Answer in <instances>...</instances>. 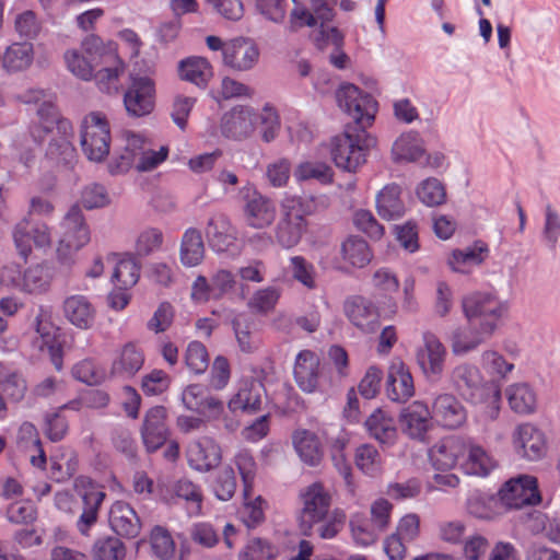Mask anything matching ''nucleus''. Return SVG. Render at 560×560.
<instances>
[{"instance_id": "obj_8", "label": "nucleus", "mask_w": 560, "mask_h": 560, "mask_svg": "<svg viewBox=\"0 0 560 560\" xmlns=\"http://www.w3.org/2000/svg\"><path fill=\"white\" fill-rule=\"evenodd\" d=\"M338 106L355 122L358 130L365 131L374 122L377 102L352 83H345L336 92Z\"/></svg>"}, {"instance_id": "obj_58", "label": "nucleus", "mask_w": 560, "mask_h": 560, "mask_svg": "<svg viewBox=\"0 0 560 560\" xmlns=\"http://www.w3.org/2000/svg\"><path fill=\"white\" fill-rule=\"evenodd\" d=\"M140 277V266L135 258L128 256L121 258L113 272V281L120 289L127 290L133 287Z\"/></svg>"}, {"instance_id": "obj_30", "label": "nucleus", "mask_w": 560, "mask_h": 560, "mask_svg": "<svg viewBox=\"0 0 560 560\" xmlns=\"http://www.w3.org/2000/svg\"><path fill=\"white\" fill-rule=\"evenodd\" d=\"M489 254V246L482 241H476L462 249H454L447 257V265L452 271L467 275L480 266Z\"/></svg>"}, {"instance_id": "obj_31", "label": "nucleus", "mask_w": 560, "mask_h": 560, "mask_svg": "<svg viewBox=\"0 0 560 560\" xmlns=\"http://www.w3.org/2000/svg\"><path fill=\"white\" fill-rule=\"evenodd\" d=\"M298 386L305 393H314L319 383V358L311 350L298 353L293 369Z\"/></svg>"}, {"instance_id": "obj_43", "label": "nucleus", "mask_w": 560, "mask_h": 560, "mask_svg": "<svg viewBox=\"0 0 560 560\" xmlns=\"http://www.w3.org/2000/svg\"><path fill=\"white\" fill-rule=\"evenodd\" d=\"M206 247L201 231L188 228L183 233L179 246V260L187 268L199 266L205 258Z\"/></svg>"}, {"instance_id": "obj_64", "label": "nucleus", "mask_w": 560, "mask_h": 560, "mask_svg": "<svg viewBox=\"0 0 560 560\" xmlns=\"http://www.w3.org/2000/svg\"><path fill=\"white\" fill-rule=\"evenodd\" d=\"M81 203L88 210L104 208L110 203V197L104 185L91 183L81 191Z\"/></svg>"}, {"instance_id": "obj_40", "label": "nucleus", "mask_w": 560, "mask_h": 560, "mask_svg": "<svg viewBox=\"0 0 560 560\" xmlns=\"http://www.w3.org/2000/svg\"><path fill=\"white\" fill-rule=\"evenodd\" d=\"M393 160L397 163H416L425 155L424 141L419 132L401 133L392 147Z\"/></svg>"}, {"instance_id": "obj_42", "label": "nucleus", "mask_w": 560, "mask_h": 560, "mask_svg": "<svg viewBox=\"0 0 560 560\" xmlns=\"http://www.w3.org/2000/svg\"><path fill=\"white\" fill-rule=\"evenodd\" d=\"M365 428L370 436L383 445L392 446L398 436L395 419L383 409H376L369 416Z\"/></svg>"}, {"instance_id": "obj_4", "label": "nucleus", "mask_w": 560, "mask_h": 560, "mask_svg": "<svg viewBox=\"0 0 560 560\" xmlns=\"http://www.w3.org/2000/svg\"><path fill=\"white\" fill-rule=\"evenodd\" d=\"M462 307L470 324L478 322L477 325L483 332L492 335L509 313V302L492 291H476L466 295L462 301Z\"/></svg>"}, {"instance_id": "obj_12", "label": "nucleus", "mask_w": 560, "mask_h": 560, "mask_svg": "<svg viewBox=\"0 0 560 560\" xmlns=\"http://www.w3.org/2000/svg\"><path fill=\"white\" fill-rule=\"evenodd\" d=\"M501 503L508 509L538 504L541 500L537 478L520 475L508 480L499 491Z\"/></svg>"}, {"instance_id": "obj_2", "label": "nucleus", "mask_w": 560, "mask_h": 560, "mask_svg": "<svg viewBox=\"0 0 560 560\" xmlns=\"http://www.w3.org/2000/svg\"><path fill=\"white\" fill-rule=\"evenodd\" d=\"M83 48L91 56H102L98 65L104 67L94 71L96 85L106 94H116L120 88V77L125 72V62L118 55L114 42H104L100 36L90 34L83 38Z\"/></svg>"}, {"instance_id": "obj_24", "label": "nucleus", "mask_w": 560, "mask_h": 560, "mask_svg": "<svg viewBox=\"0 0 560 560\" xmlns=\"http://www.w3.org/2000/svg\"><path fill=\"white\" fill-rule=\"evenodd\" d=\"M144 352L136 342H127L115 351L110 375L121 380L133 377L144 364Z\"/></svg>"}, {"instance_id": "obj_20", "label": "nucleus", "mask_w": 560, "mask_h": 560, "mask_svg": "<svg viewBox=\"0 0 560 560\" xmlns=\"http://www.w3.org/2000/svg\"><path fill=\"white\" fill-rule=\"evenodd\" d=\"M186 455L188 465L200 472L212 470L222 459L221 447L214 440L208 436L190 442Z\"/></svg>"}, {"instance_id": "obj_3", "label": "nucleus", "mask_w": 560, "mask_h": 560, "mask_svg": "<svg viewBox=\"0 0 560 560\" xmlns=\"http://www.w3.org/2000/svg\"><path fill=\"white\" fill-rule=\"evenodd\" d=\"M313 199L285 195L281 202V218L275 230L277 243L290 249L295 247L302 240L307 229L306 215L312 213L311 205Z\"/></svg>"}, {"instance_id": "obj_5", "label": "nucleus", "mask_w": 560, "mask_h": 560, "mask_svg": "<svg viewBox=\"0 0 560 560\" xmlns=\"http://www.w3.org/2000/svg\"><path fill=\"white\" fill-rule=\"evenodd\" d=\"M60 235L57 243V259L62 265H71L75 254L91 240L90 228L79 206H72L59 223Z\"/></svg>"}, {"instance_id": "obj_29", "label": "nucleus", "mask_w": 560, "mask_h": 560, "mask_svg": "<svg viewBox=\"0 0 560 560\" xmlns=\"http://www.w3.org/2000/svg\"><path fill=\"white\" fill-rule=\"evenodd\" d=\"M256 122L257 115L253 108L235 106L224 114L221 129L225 137L240 140L253 133Z\"/></svg>"}, {"instance_id": "obj_14", "label": "nucleus", "mask_w": 560, "mask_h": 560, "mask_svg": "<svg viewBox=\"0 0 560 560\" xmlns=\"http://www.w3.org/2000/svg\"><path fill=\"white\" fill-rule=\"evenodd\" d=\"M54 128L56 127L59 137H54L49 141L46 150V158L55 162L57 165L71 167L77 161V151L71 142L73 135L72 122L58 113L54 104Z\"/></svg>"}, {"instance_id": "obj_25", "label": "nucleus", "mask_w": 560, "mask_h": 560, "mask_svg": "<svg viewBox=\"0 0 560 560\" xmlns=\"http://www.w3.org/2000/svg\"><path fill=\"white\" fill-rule=\"evenodd\" d=\"M259 49L257 45L244 37L226 42L223 63L236 71H247L258 61Z\"/></svg>"}, {"instance_id": "obj_38", "label": "nucleus", "mask_w": 560, "mask_h": 560, "mask_svg": "<svg viewBox=\"0 0 560 560\" xmlns=\"http://www.w3.org/2000/svg\"><path fill=\"white\" fill-rule=\"evenodd\" d=\"M493 335L483 332L479 325L458 327L451 334L450 343L454 355L464 357L489 340Z\"/></svg>"}, {"instance_id": "obj_10", "label": "nucleus", "mask_w": 560, "mask_h": 560, "mask_svg": "<svg viewBox=\"0 0 560 560\" xmlns=\"http://www.w3.org/2000/svg\"><path fill=\"white\" fill-rule=\"evenodd\" d=\"M240 196L244 202L243 217L247 226L264 230L272 225L277 217V208L269 197L250 184L241 188Z\"/></svg>"}, {"instance_id": "obj_27", "label": "nucleus", "mask_w": 560, "mask_h": 560, "mask_svg": "<svg viewBox=\"0 0 560 560\" xmlns=\"http://www.w3.org/2000/svg\"><path fill=\"white\" fill-rule=\"evenodd\" d=\"M209 246L217 253H226L237 241L236 228L222 213L209 218L205 230Z\"/></svg>"}, {"instance_id": "obj_63", "label": "nucleus", "mask_w": 560, "mask_h": 560, "mask_svg": "<svg viewBox=\"0 0 560 560\" xmlns=\"http://www.w3.org/2000/svg\"><path fill=\"white\" fill-rule=\"evenodd\" d=\"M14 30L22 38L35 39L42 31V22L34 11L25 10L15 15Z\"/></svg>"}, {"instance_id": "obj_13", "label": "nucleus", "mask_w": 560, "mask_h": 560, "mask_svg": "<svg viewBox=\"0 0 560 560\" xmlns=\"http://www.w3.org/2000/svg\"><path fill=\"white\" fill-rule=\"evenodd\" d=\"M124 106L130 117L150 115L155 107V83L149 77H133L124 94Z\"/></svg>"}, {"instance_id": "obj_45", "label": "nucleus", "mask_w": 560, "mask_h": 560, "mask_svg": "<svg viewBox=\"0 0 560 560\" xmlns=\"http://www.w3.org/2000/svg\"><path fill=\"white\" fill-rule=\"evenodd\" d=\"M377 213L386 220H396L405 214L401 188L397 184H388L376 195Z\"/></svg>"}, {"instance_id": "obj_11", "label": "nucleus", "mask_w": 560, "mask_h": 560, "mask_svg": "<svg viewBox=\"0 0 560 560\" xmlns=\"http://www.w3.org/2000/svg\"><path fill=\"white\" fill-rule=\"evenodd\" d=\"M74 485L83 502V511L77 521V528L81 535L88 536L97 522L98 511L106 493L102 486L89 477L77 478Z\"/></svg>"}, {"instance_id": "obj_18", "label": "nucleus", "mask_w": 560, "mask_h": 560, "mask_svg": "<svg viewBox=\"0 0 560 560\" xmlns=\"http://www.w3.org/2000/svg\"><path fill=\"white\" fill-rule=\"evenodd\" d=\"M466 438L462 435H448L436 441L428 450L430 465L436 471H451L459 463L465 454Z\"/></svg>"}, {"instance_id": "obj_62", "label": "nucleus", "mask_w": 560, "mask_h": 560, "mask_svg": "<svg viewBox=\"0 0 560 560\" xmlns=\"http://www.w3.org/2000/svg\"><path fill=\"white\" fill-rule=\"evenodd\" d=\"M150 542L153 553L161 560L170 559L175 552L172 535L162 526H155L152 529Z\"/></svg>"}, {"instance_id": "obj_28", "label": "nucleus", "mask_w": 560, "mask_h": 560, "mask_svg": "<svg viewBox=\"0 0 560 560\" xmlns=\"http://www.w3.org/2000/svg\"><path fill=\"white\" fill-rule=\"evenodd\" d=\"M497 465L491 453L471 439H466L465 454L459 463L460 469L466 475L487 477L495 469Z\"/></svg>"}, {"instance_id": "obj_54", "label": "nucleus", "mask_w": 560, "mask_h": 560, "mask_svg": "<svg viewBox=\"0 0 560 560\" xmlns=\"http://www.w3.org/2000/svg\"><path fill=\"white\" fill-rule=\"evenodd\" d=\"M354 462L359 470L371 477L380 475L383 468L382 456L372 444L358 446L354 454Z\"/></svg>"}, {"instance_id": "obj_41", "label": "nucleus", "mask_w": 560, "mask_h": 560, "mask_svg": "<svg viewBox=\"0 0 560 560\" xmlns=\"http://www.w3.org/2000/svg\"><path fill=\"white\" fill-rule=\"evenodd\" d=\"M505 397L512 411L528 416L536 411L538 397L535 388L525 382L513 383L505 388Z\"/></svg>"}, {"instance_id": "obj_46", "label": "nucleus", "mask_w": 560, "mask_h": 560, "mask_svg": "<svg viewBox=\"0 0 560 560\" xmlns=\"http://www.w3.org/2000/svg\"><path fill=\"white\" fill-rule=\"evenodd\" d=\"M340 254L343 262L347 265V269H362L366 267L373 258V253L369 244L358 236H349L346 238L341 243Z\"/></svg>"}, {"instance_id": "obj_17", "label": "nucleus", "mask_w": 560, "mask_h": 560, "mask_svg": "<svg viewBox=\"0 0 560 560\" xmlns=\"http://www.w3.org/2000/svg\"><path fill=\"white\" fill-rule=\"evenodd\" d=\"M511 439L514 452L524 459L536 462L547 453L544 432L532 423L518 424L514 429Z\"/></svg>"}, {"instance_id": "obj_52", "label": "nucleus", "mask_w": 560, "mask_h": 560, "mask_svg": "<svg viewBox=\"0 0 560 560\" xmlns=\"http://www.w3.org/2000/svg\"><path fill=\"white\" fill-rule=\"evenodd\" d=\"M293 176L299 183L314 179L322 185H327L332 182L334 173L324 162L304 161L296 165Z\"/></svg>"}, {"instance_id": "obj_35", "label": "nucleus", "mask_w": 560, "mask_h": 560, "mask_svg": "<svg viewBox=\"0 0 560 560\" xmlns=\"http://www.w3.org/2000/svg\"><path fill=\"white\" fill-rule=\"evenodd\" d=\"M124 137L125 145L122 153L108 164L109 173L113 175L124 174L132 168L149 144L147 139L139 133L128 131Z\"/></svg>"}, {"instance_id": "obj_22", "label": "nucleus", "mask_w": 560, "mask_h": 560, "mask_svg": "<svg viewBox=\"0 0 560 560\" xmlns=\"http://www.w3.org/2000/svg\"><path fill=\"white\" fill-rule=\"evenodd\" d=\"M166 417L167 411L163 406L152 407L144 416L140 432L142 442L150 453L159 450L168 438Z\"/></svg>"}, {"instance_id": "obj_15", "label": "nucleus", "mask_w": 560, "mask_h": 560, "mask_svg": "<svg viewBox=\"0 0 560 560\" xmlns=\"http://www.w3.org/2000/svg\"><path fill=\"white\" fill-rule=\"evenodd\" d=\"M447 350L440 338L433 332L422 335V345L417 349V363L429 380H439L445 369Z\"/></svg>"}, {"instance_id": "obj_16", "label": "nucleus", "mask_w": 560, "mask_h": 560, "mask_svg": "<svg viewBox=\"0 0 560 560\" xmlns=\"http://www.w3.org/2000/svg\"><path fill=\"white\" fill-rule=\"evenodd\" d=\"M433 416L428 405L421 400H415L399 413L401 432L410 440L425 443L428 433L433 429Z\"/></svg>"}, {"instance_id": "obj_57", "label": "nucleus", "mask_w": 560, "mask_h": 560, "mask_svg": "<svg viewBox=\"0 0 560 560\" xmlns=\"http://www.w3.org/2000/svg\"><path fill=\"white\" fill-rule=\"evenodd\" d=\"M281 296V289L268 285L256 290L248 300V307L258 314H268L275 310Z\"/></svg>"}, {"instance_id": "obj_53", "label": "nucleus", "mask_w": 560, "mask_h": 560, "mask_svg": "<svg viewBox=\"0 0 560 560\" xmlns=\"http://www.w3.org/2000/svg\"><path fill=\"white\" fill-rule=\"evenodd\" d=\"M54 102H47L37 108L36 120L28 127L30 137L39 145L54 129Z\"/></svg>"}, {"instance_id": "obj_56", "label": "nucleus", "mask_w": 560, "mask_h": 560, "mask_svg": "<svg viewBox=\"0 0 560 560\" xmlns=\"http://www.w3.org/2000/svg\"><path fill=\"white\" fill-rule=\"evenodd\" d=\"M290 272L292 278L307 290L317 288V272L315 266L303 256L290 257Z\"/></svg>"}, {"instance_id": "obj_21", "label": "nucleus", "mask_w": 560, "mask_h": 560, "mask_svg": "<svg viewBox=\"0 0 560 560\" xmlns=\"http://www.w3.org/2000/svg\"><path fill=\"white\" fill-rule=\"evenodd\" d=\"M433 419L445 429L455 430L464 425L467 411L464 405L452 394H440L432 402Z\"/></svg>"}, {"instance_id": "obj_49", "label": "nucleus", "mask_w": 560, "mask_h": 560, "mask_svg": "<svg viewBox=\"0 0 560 560\" xmlns=\"http://www.w3.org/2000/svg\"><path fill=\"white\" fill-rule=\"evenodd\" d=\"M78 466V455L73 450L60 447L50 456V475L57 482L69 480Z\"/></svg>"}, {"instance_id": "obj_59", "label": "nucleus", "mask_w": 560, "mask_h": 560, "mask_svg": "<svg viewBox=\"0 0 560 560\" xmlns=\"http://www.w3.org/2000/svg\"><path fill=\"white\" fill-rule=\"evenodd\" d=\"M350 528L354 542L359 546L366 547L374 544L382 532L360 514H355L350 520Z\"/></svg>"}, {"instance_id": "obj_34", "label": "nucleus", "mask_w": 560, "mask_h": 560, "mask_svg": "<svg viewBox=\"0 0 560 560\" xmlns=\"http://www.w3.org/2000/svg\"><path fill=\"white\" fill-rule=\"evenodd\" d=\"M62 311L66 319L79 329H90L94 325L96 310L85 295L73 294L66 298Z\"/></svg>"}, {"instance_id": "obj_47", "label": "nucleus", "mask_w": 560, "mask_h": 560, "mask_svg": "<svg viewBox=\"0 0 560 560\" xmlns=\"http://www.w3.org/2000/svg\"><path fill=\"white\" fill-rule=\"evenodd\" d=\"M232 327L240 350L253 353L260 347L261 340L255 329L253 320L245 314H237L232 319Z\"/></svg>"}, {"instance_id": "obj_33", "label": "nucleus", "mask_w": 560, "mask_h": 560, "mask_svg": "<svg viewBox=\"0 0 560 560\" xmlns=\"http://www.w3.org/2000/svg\"><path fill=\"white\" fill-rule=\"evenodd\" d=\"M35 60V49L31 42H14L0 56L2 69L8 74L22 73L31 69Z\"/></svg>"}, {"instance_id": "obj_26", "label": "nucleus", "mask_w": 560, "mask_h": 560, "mask_svg": "<svg viewBox=\"0 0 560 560\" xmlns=\"http://www.w3.org/2000/svg\"><path fill=\"white\" fill-rule=\"evenodd\" d=\"M386 392L388 398L396 402H406L415 395L412 375L399 358H394L388 368Z\"/></svg>"}, {"instance_id": "obj_39", "label": "nucleus", "mask_w": 560, "mask_h": 560, "mask_svg": "<svg viewBox=\"0 0 560 560\" xmlns=\"http://www.w3.org/2000/svg\"><path fill=\"white\" fill-rule=\"evenodd\" d=\"M102 56H91L83 48V40L80 48L67 49L63 54V61L67 70L82 81H91L94 77V69L98 66Z\"/></svg>"}, {"instance_id": "obj_37", "label": "nucleus", "mask_w": 560, "mask_h": 560, "mask_svg": "<svg viewBox=\"0 0 560 560\" xmlns=\"http://www.w3.org/2000/svg\"><path fill=\"white\" fill-rule=\"evenodd\" d=\"M293 447L300 459L307 466H318L324 457V448L317 434L306 429H298L292 434Z\"/></svg>"}, {"instance_id": "obj_60", "label": "nucleus", "mask_w": 560, "mask_h": 560, "mask_svg": "<svg viewBox=\"0 0 560 560\" xmlns=\"http://www.w3.org/2000/svg\"><path fill=\"white\" fill-rule=\"evenodd\" d=\"M420 201L428 207L442 205L446 199L444 185L435 177H429L422 180L416 190Z\"/></svg>"}, {"instance_id": "obj_32", "label": "nucleus", "mask_w": 560, "mask_h": 560, "mask_svg": "<svg viewBox=\"0 0 560 560\" xmlns=\"http://www.w3.org/2000/svg\"><path fill=\"white\" fill-rule=\"evenodd\" d=\"M262 392L260 382L254 378L242 380L228 407L232 412L255 413L260 409Z\"/></svg>"}, {"instance_id": "obj_7", "label": "nucleus", "mask_w": 560, "mask_h": 560, "mask_svg": "<svg viewBox=\"0 0 560 560\" xmlns=\"http://www.w3.org/2000/svg\"><path fill=\"white\" fill-rule=\"evenodd\" d=\"M299 528L304 536H310L316 524H320L331 506V494L322 482H313L299 493Z\"/></svg>"}, {"instance_id": "obj_55", "label": "nucleus", "mask_w": 560, "mask_h": 560, "mask_svg": "<svg viewBox=\"0 0 560 560\" xmlns=\"http://www.w3.org/2000/svg\"><path fill=\"white\" fill-rule=\"evenodd\" d=\"M125 555V545L114 536L100 537L92 547L93 560H122Z\"/></svg>"}, {"instance_id": "obj_36", "label": "nucleus", "mask_w": 560, "mask_h": 560, "mask_svg": "<svg viewBox=\"0 0 560 560\" xmlns=\"http://www.w3.org/2000/svg\"><path fill=\"white\" fill-rule=\"evenodd\" d=\"M109 524L115 533L128 538H135L141 529V522L133 508L124 502H115L109 510Z\"/></svg>"}, {"instance_id": "obj_50", "label": "nucleus", "mask_w": 560, "mask_h": 560, "mask_svg": "<svg viewBox=\"0 0 560 560\" xmlns=\"http://www.w3.org/2000/svg\"><path fill=\"white\" fill-rule=\"evenodd\" d=\"M174 495L186 503V511L189 516H198L201 513L203 494L200 486L191 480L182 478L172 486Z\"/></svg>"}, {"instance_id": "obj_44", "label": "nucleus", "mask_w": 560, "mask_h": 560, "mask_svg": "<svg viewBox=\"0 0 560 560\" xmlns=\"http://www.w3.org/2000/svg\"><path fill=\"white\" fill-rule=\"evenodd\" d=\"M178 75L182 80L203 89L213 77V70L206 58L191 56L178 62Z\"/></svg>"}, {"instance_id": "obj_6", "label": "nucleus", "mask_w": 560, "mask_h": 560, "mask_svg": "<svg viewBox=\"0 0 560 560\" xmlns=\"http://www.w3.org/2000/svg\"><path fill=\"white\" fill-rule=\"evenodd\" d=\"M110 125L107 116L98 110L88 113L80 125V144L88 160L100 163L110 151Z\"/></svg>"}, {"instance_id": "obj_61", "label": "nucleus", "mask_w": 560, "mask_h": 560, "mask_svg": "<svg viewBox=\"0 0 560 560\" xmlns=\"http://www.w3.org/2000/svg\"><path fill=\"white\" fill-rule=\"evenodd\" d=\"M185 363L192 373H205L209 366V353L206 346L197 340L189 342L185 352Z\"/></svg>"}, {"instance_id": "obj_19", "label": "nucleus", "mask_w": 560, "mask_h": 560, "mask_svg": "<svg viewBox=\"0 0 560 560\" xmlns=\"http://www.w3.org/2000/svg\"><path fill=\"white\" fill-rule=\"evenodd\" d=\"M343 311L350 323L365 334L375 332L381 326L377 306L364 296L348 298Z\"/></svg>"}, {"instance_id": "obj_1", "label": "nucleus", "mask_w": 560, "mask_h": 560, "mask_svg": "<svg viewBox=\"0 0 560 560\" xmlns=\"http://www.w3.org/2000/svg\"><path fill=\"white\" fill-rule=\"evenodd\" d=\"M450 382L454 389L467 401L485 406V415L495 420L500 413L501 392L487 381L481 370L468 362L453 368Z\"/></svg>"}, {"instance_id": "obj_23", "label": "nucleus", "mask_w": 560, "mask_h": 560, "mask_svg": "<svg viewBox=\"0 0 560 560\" xmlns=\"http://www.w3.org/2000/svg\"><path fill=\"white\" fill-rule=\"evenodd\" d=\"M52 282V272L45 264H35L27 267L21 277H9L8 284L20 292L31 295H42L49 291Z\"/></svg>"}, {"instance_id": "obj_51", "label": "nucleus", "mask_w": 560, "mask_h": 560, "mask_svg": "<svg viewBox=\"0 0 560 560\" xmlns=\"http://www.w3.org/2000/svg\"><path fill=\"white\" fill-rule=\"evenodd\" d=\"M480 364L489 376L497 380H506L515 368L513 362L494 349H487L481 353Z\"/></svg>"}, {"instance_id": "obj_48", "label": "nucleus", "mask_w": 560, "mask_h": 560, "mask_svg": "<svg viewBox=\"0 0 560 560\" xmlns=\"http://www.w3.org/2000/svg\"><path fill=\"white\" fill-rule=\"evenodd\" d=\"M27 390L23 375L10 365L0 362V393L12 402L21 401Z\"/></svg>"}, {"instance_id": "obj_9", "label": "nucleus", "mask_w": 560, "mask_h": 560, "mask_svg": "<svg viewBox=\"0 0 560 560\" xmlns=\"http://www.w3.org/2000/svg\"><path fill=\"white\" fill-rule=\"evenodd\" d=\"M371 139L366 131L357 130L351 133L346 130L331 140V156L337 167L355 172L364 162Z\"/></svg>"}]
</instances>
